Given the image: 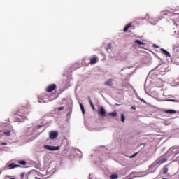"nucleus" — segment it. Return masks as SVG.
Masks as SVG:
<instances>
[{"instance_id":"nucleus-8","label":"nucleus","mask_w":179,"mask_h":179,"mask_svg":"<svg viewBox=\"0 0 179 179\" xmlns=\"http://www.w3.org/2000/svg\"><path fill=\"white\" fill-rule=\"evenodd\" d=\"M131 27H132V24L129 23L127 25H126V26L124 27V29H123V31H124V33H127V31H128V29H129V28Z\"/></svg>"},{"instance_id":"nucleus-18","label":"nucleus","mask_w":179,"mask_h":179,"mask_svg":"<svg viewBox=\"0 0 179 179\" xmlns=\"http://www.w3.org/2000/svg\"><path fill=\"white\" fill-rule=\"evenodd\" d=\"M118 178V174H112L110 176V179H117Z\"/></svg>"},{"instance_id":"nucleus-24","label":"nucleus","mask_w":179,"mask_h":179,"mask_svg":"<svg viewBox=\"0 0 179 179\" xmlns=\"http://www.w3.org/2000/svg\"><path fill=\"white\" fill-rule=\"evenodd\" d=\"M20 113H24V111H23V109H22V108H19V110H18V114H20Z\"/></svg>"},{"instance_id":"nucleus-21","label":"nucleus","mask_w":179,"mask_h":179,"mask_svg":"<svg viewBox=\"0 0 179 179\" xmlns=\"http://www.w3.org/2000/svg\"><path fill=\"white\" fill-rule=\"evenodd\" d=\"M121 121L122 122H124V121H125V116H124V114L121 115Z\"/></svg>"},{"instance_id":"nucleus-30","label":"nucleus","mask_w":179,"mask_h":179,"mask_svg":"<svg viewBox=\"0 0 179 179\" xmlns=\"http://www.w3.org/2000/svg\"><path fill=\"white\" fill-rule=\"evenodd\" d=\"M1 145L3 146V145H6V143H1Z\"/></svg>"},{"instance_id":"nucleus-23","label":"nucleus","mask_w":179,"mask_h":179,"mask_svg":"<svg viewBox=\"0 0 179 179\" xmlns=\"http://www.w3.org/2000/svg\"><path fill=\"white\" fill-rule=\"evenodd\" d=\"M136 155H138V152H136V153H134L133 155H131V156L130 157V159H134V157H135V156H136Z\"/></svg>"},{"instance_id":"nucleus-16","label":"nucleus","mask_w":179,"mask_h":179,"mask_svg":"<svg viewBox=\"0 0 179 179\" xmlns=\"http://www.w3.org/2000/svg\"><path fill=\"white\" fill-rule=\"evenodd\" d=\"M18 164H20L21 166H26V161L20 160V161H18Z\"/></svg>"},{"instance_id":"nucleus-33","label":"nucleus","mask_w":179,"mask_h":179,"mask_svg":"<svg viewBox=\"0 0 179 179\" xmlns=\"http://www.w3.org/2000/svg\"><path fill=\"white\" fill-rule=\"evenodd\" d=\"M12 179H15V178H12Z\"/></svg>"},{"instance_id":"nucleus-9","label":"nucleus","mask_w":179,"mask_h":179,"mask_svg":"<svg viewBox=\"0 0 179 179\" xmlns=\"http://www.w3.org/2000/svg\"><path fill=\"white\" fill-rule=\"evenodd\" d=\"M159 72H166V67H164L163 65L160 64L158 66Z\"/></svg>"},{"instance_id":"nucleus-1","label":"nucleus","mask_w":179,"mask_h":179,"mask_svg":"<svg viewBox=\"0 0 179 179\" xmlns=\"http://www.w3.org/2000/svg\"><path fill=\"white\" fill-rule=\"evenodd\" d=\"M55 89H57V85L50 84L45 88V91L48 93H51V92H54V90H55Z\"/></svg>"},{"instance_id":"nucleus-13","label":"nucleus","mask_w":179,"mask_h":179,"mask_svg":"<svg viewBox=\"0 0 179 179\" xmlns=\"http://www.w3.org/2000/svg\"><path fill=\"white\" fill-rule=\"evenodd\" d=\"M166 162H167V159H166V158H164V159L159 158V161H158V164H162V163H166Z\"/></svg>"},{"instance_id":"nucleus-26","label":"nucleus","mask_w":179,"mask_h":179,"mask_svg":"<svg viewBox=\"0 0 179 179\" xmlns=\"http://www.w3.org/2000/svg\"><path fill=\"white\" fill-rule=\"evenodd\" d=\"M20 177L21 178H24V173H21Z\"/></svg>"},{"instance_id":"nucleus-20","label":"nucleus","mask_w":179,"mask_h":179,"mask_svg":"<svg viewBox=\"0 0 179 179\" xmlns=\"http://www.w3.org/2000/svg\"><path fill=\"white\" fill-rule=\"evenodd\" d=\"M80 106L83 114H85V107H83V105H82V103H80Z\"/></svg>"},{"instance_id":"nucleus-15","label":"nucleus","mask_w":179,"mask_h":179,"mask_svg":"<svg viewBox=\"0 0 179 179\" xmlns=\"http://www.w3.org/2000/svg\"><path fill=\"white\" fill-rule=\"evenodd\" d=\"M168 165H166L163 168V174H167L169 171V167H167Z\"/></svg>"},{"instance_id":"nucleus-32","label":"nucleus","mask_w":179,"mask_h":179,"mask_svg":"<svg viewBox=\"0 0 179 179\" xmlns=\"http://www.w3.org/2000/svg\"><path fill=\"white\" fill-rule=\"evenodd\" d=\"M176 15H179V12L176 13Z\"/></svg>"},{"instance_id":"nucleus-10","label":"nucleus","mask_w":179,"mask_h":179,"mask_svg":"<svg viewBox=\"0 0 179 179\" xmlns=\"http://www.w3.org/2000/svg\"><path fill=\"white\" fill-rule=\"evenodd\" d=\"M150 75H151L152 79H156L157 77V73L155 72V71H151L150 73Z\"/></svg>"},{"instance_id":"nucleus-25","label":"nucleus","mask_w":179,"mask_h":179,"mask_svg":"<svg viewBox=\"0 0 179 179\" xmlns=\"http://www.w3.org/2000/svg\"><path fill=\"white\" fill-rule=\"evenodd\" d=\"M62 110H64V106L59 108L58 111H62Z\"/></svg>"},{"instance_id":"nucleus-22","label":"nucleus","mask_w":179,"mask_h":179,"mask_svg":"<svg viewBox=\"0 0 179 179\" xmlns=\"http://www.w3.org/2000/svg\"><path fill=\"white\" fill-rule=\"evenodd\" d=\"M4 134L6 135V136H10V131L4 132Z\"/></svg>"},{"instance_id":"nucleus-11","label":"nucleus","mask_w":179,"mask_h":179,"mask_svg":"<svg viewBox=\"0 0 179 179\" xmlns=\"http://www.w3.org/2000/svg\"><path fill=\"white\" fill-rule=\"evenodd\" d=\"M97 62V58L96 57H93L90 59V64L91 65H94Z\"/></svg>"},{"instance_id":"nucleus-28","label":"nucleus","mask_w":179,"mask_h":179,"mask_svg":"<svg viewBox=\"0 0 179 179\" xmlns=\"http://www.w3.org/2000/svg\"><path fill=\"white\" fill-rule=\"evenodd\" d=\"M131 110H136V108H135V106H132V107L131 108Z\"/></svg>"},{"instance_id":"nucleus-14","label":"nucleus","mask_w":179,"mask_h":179,"mask_svg":"<svg viewBox=\"0 0 179 179\" xmlns=\"http://www.w3.org/2000/svg\"><path fill=\"white\" fill-rule=\"evenodd\" d=\"M89 103L90 104L91 108L92 110H95L94 105L93 104V102L92 101V99L90 97H88Z\"/></svg>"},{"instance_id":"nucleus-12","label":"nucleus","mask_w":179,"mask_h":179,"mask_svg":"<svg viewBox=\"0 0 179 179\" xmlns=\"http://www.w3.org/2000/svg\"><path fill=\"white\" fill-rule=\"evenodd\" d=\"M161 51L162 52L164 55H166V57H170V53L167 50L164 49H161Z\"/></svg>"},{"instance_id":"nucleus-17","label":"nucleus","mask_w":179,"mask_h":179,"mask_svg":"<svg viewBox=\"0 0 179 179\" xmlns=\"http://www.w3.org/2000/svg\"><path fill=\"white\" fill-rule=\"evenodd\" d=\"M134 43H136V44H138V45H143V41H141L140 40H136L134 41Z\"/></svg>"},{"instance_id":"nucleus-2","label":"nucleus","mask_w":179,"mask_h":179,"mask_svg":"<svg viewBox=\"0 0 179 179\" xmlns=\"http://www.w3.org/2000/svg\"><path fill=\"white\" fill-rule=\"evenodd\" d=\"M7 170H12L13 169H17V167H20V165L16 164L15 163H10L6 166Z\"/></svg>"},{"instance_id":"nucleus-6","label":"nucleus","mask_w":179,"mask_h":179,"mask_svg":"<svg viewBox=\"0 0 179 179\" xmlns=\"http://www.w3.org/2000/svg\"><path fill=\"white\" fill-rule=\"evenodd\" d=\"M164 113H165V114H177V111L173 109H169V110H164Z\"/></svg>"},{"instance_id":"nucleus-5","label":"nucleus","mask_w":179,"mask_h":179,"mask_svg":"<svg viewBox=\"0 0 179 179\" xmlns=\"http://www.w3.org/2000/svg\"><path fill=\"white\" fill-rule=\"evenodd\" d=\"M58 136V131H52L50 133V138L51 139H55Z\"/></svg>"},{"instance_id":"nucleus-29","label":"nucleus","mask_w":179,"mask_h":179,"mask_svg":"<svg viewBox=\"0 0 179 179\" xmlns=\"http://www.w3.org/2000/svg\"><path fill=\"white\" fill-rule=\"evenodd\" d=\"M13 178H10V176H6L5 179H12Z\"/></svg>"},{"instance_id":"nucleus-3","label":"nucleus","mask_w":179,"mask_h":179,"mask_svg":"<svg viewBox=\"0 0 179 179\" xmlns=\"http://www.w3.org/2000/svg\"><path fill=\"white\" fill-rule=\"evenodd\" d=\"M59 146L45 145V149L51 150L52 152H54V150H59Z\"/></svg>"},{"instance_id":"nucleus-31","label":"nucleus","mask_w":179,"mask_h":179,"mask_svg":"<svg viewBox=\"0 0 179 179\" xmlns=\"http://www.w3.org/2000/svg\"><path fill=\"white\" fill-rule=\"evenodd\" d=\"M154 47H155L156 48H157V45H154Z\"/></svg>"},{"instance_id":"nucleus-7","label":"nucleus","mask_w":179,"mask_h":179,"mask_svg":"<svg viewBox=\"0 0 179 179\" xmlns=\"http://www.w3.org/2000/svg\"><path fill=\"white\" fill-rule=\"evenodd\" d=\"M106 86H113V79H108L106 82L104 83Z\"/></svg>"},{"instance_id":"nucleus-4","label":"nucleus","mask_w":179,"mask_h":179,"mask_svg":"<svg viewBox=\"0 0 179 179\" xmlns=\"http://www.w3.org/2000/svg\"><path fill=\"white\" fill-rule=\"evenodd\" d=\"M98 114H101L102 117H106V109L103 106H101L99 110H98Z\"/></svg>"},{"instance_id":"nucleus-19","label":"nucleus","mask_w":179,"mask_h":179,"mask_svg":"<svg viewBox=\"0 0 179 179\" xmlns=\"http://www.w3.org/2000/svg\"><path fill=\"white\" fill-rule=\"evenodd\" d=\"M109 115H111V117H117V112L109 113Z\"/></svg>"},{"instance_id":"nucleus-27","label":"nucleus","mask_w":179,"mask_h":179,"mask_svg":"<svg viewBox=\"0 0 179 179\" xmlns=\"http://www.w3.org/2000/svg\"><path fill=\"white\" fill-rule=\"evenodd\" d=\"M141 101H143V103H146V101H145L143 99H141Z\"/></svg>"}]
</instances>
